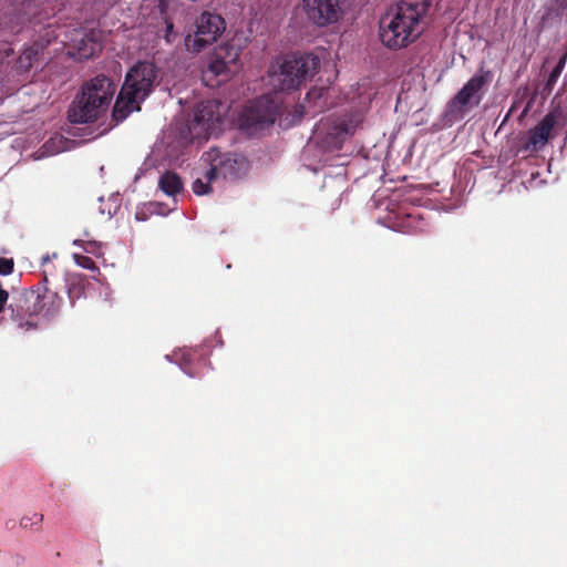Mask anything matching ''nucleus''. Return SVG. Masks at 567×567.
Listing matches in <instances>:
<instances>
[{"mask_svg":"<svg viewBox=\"0 0 567 567\" xmlns=\"http://www.w3.org/2000/svg\"><path fill=\"white\" fill-rule=\"evenodd\" d=\"M157 79L158 69L151 61H138L130 68L112 111L116 124L141 110L140 104L154 91Z\"/></svg>","mask_w":567,"mask_h":567,"instance_id":"nucleus-1","label":"nucleus"},{"mask_svg":"<svg viewBox=\"0 0 567 567\" xmlns=\"http://www.w3.org/2000/svg\"><path fill=\"white\" fill-rule=\"evenodd\" d=\"M115 90L113 81L103 74L85 82L69 109V121L76 124L97 121L109 110Z\"/></svg>","mask_w":567,"mask_h":567,"instance_id":"nucleus-2","label":"nucleus"},{"mask_svg":"<svg viewBox=\"0 0 567 567\" xmlns=\"http://www.w3.org/2000/svg\"><path fill=\"white\" fill-rule=\"evenodd\" d=\"M320 68V60L313 54L287 55L271 71L270 82L276 90L291 91L298 89L308 78L315 75Z\"/></svg>","mask_w":567,"mask_h":567,"instance_id":"nucleus-3","label":"nucleus"},{"mask_svg":"<svg viewBox=\"0 0 567 567\" xmlns=\"http://www.w3.org/2000/svg\"><path fill=\"white\" fill-rule=\"evenodd\" d=\"M429 7L427 0H401L395 9H391L381 20L380 29L391 31L393 35H421L422 18Z\"/></svg>","mask_w":567,"mask_h":567,"instance_id":"nucleus-4","label":"nucleus"},{"mask_svg":"<svg viewBox=\"0 0 567 567\" xmlns=\"http://www.w3.org/2000/svg\"><path fill=\"white\" fill-rule=\"evenodd\" d=\"M220 106L216 100L199 102L193 117L181 127V136L192 143L207 141L221 121Z\"/></svg>","mask_w":567,"mask_h":567,"instance_id":"nucleus-5","label":"nucleus"},{"mask_svg":"<svg viewBox=\"0 0 567 567\" xmlns=\"http://www.w3.org/2000/svg\"><path fill=\"white\" fill-rule=\"evenodd\" d=\"M203 158L210 165L206 172L208 181H215L217 177L236 181L246 175L249 168L247 158L239 153H221L218 148H212L204 153Z\"/></svg>","mask_w":567,"mask_h":567,"instance_id":"nucleus-6","label":"nucleus"},{"mask_svg":"<svg viewBox=\"0 0 567 567\" xmlns=\"http://www.w3.org/2000/svg\"><path fill=\"white\" fill-rule=\"evenodd\" d=\"M489 81V73L472 76L463 87L447 102L445 115L450 120L460 121L474 107L483 97L484 86Z\"/></svg>","mask_w":567,"mask_h":567,"instance_id":"nucleus-7","label":"nucleus"},{"mask_svg":"<svg viewBox=\"0 0 567 567\" xmlns=\"http://www.w3.org/2000/svg\"><path fill=\"white\" fill-rule=\"evenodd\" d=\"M281 104L282 99L277 92L255 99L241 114L243 126L248 130L258 131L274 124L280 115Z\"/></svg>","mask_w":567,"mask_h":567,"instance_id":"nucleus-8","label":"nucleus"},{"mask_svg":"<svg viewBox=\"0 0 567 567\" xmlns=\"http://www.w3.org/2000/svg\"><path fill=\"white\" fill-rule=\"evenodd\" d=\"M224 39L225 41L218 43L214 49L208 63V70L215 75L234 73L237 69L240 49L233 43L235 38Z\"/></svg>","mask_w":567,"mask_h":567,"instance_id":"nucleus-9","label":"nucleus"},{"mask_svg":"<svg viewBox=\"0 0 567 567\" xmlns=\"http://www.w3.org/2000/svg\"><path fill=\"white\" fill-rule=\"evenodd\" d=\"M307 17L317 25H326L338 20L339 0H303Z\"/></svg>","mask_w":567,"mask_h":567,"instance_id":"nucleus-10","label":"nucleus"},{"mask_svg":"<svg viewBox=\"0 0 567 567\" xmlns=\"http://www.w3.org/2000/svg\"><path fill=\"white\" fill-rule=\"evenodd\" d=\"M361 123L362 115L360 113L344 114L331 122L327 136L332 140L337 147H341V144L355 133Z\"/></svg>","mask_w":567,"mask_h":567,"instance_id":"nucleus-11","label":"nucleus"},{"mask_svg":"<svg viewBox=\"0 0 567 567\" xmlns=\"http://www.w3.org/2000/svg\"><path fill=\"white\" fill-rule=\"evenodd\" d=\"M557 117L558 116L555 112H549L532 130L528 142L534 146V148L538 150L547 144L551 136V131L557 124Z\"/></svg>","mask_w":567,"mask_h":567,"instance_id":"nucleus-12","label":"nucleus"},{"mask_svg":"<svg viewBox=\"0 0 567 567\" xmlns=\"http://www.w3.org/2000/svg\"><path fill=\"white\" fill-rule=\"evenodd\" d=\"M101 38H72L69 44L68 55L76 60H86L92 58L96 51L101 50Z\"/></svg>","mask_w":567,"mask_h":567,"instance_id":"nucleus-13","label":"nucleus"},{"mask_svg":"<svg viewBox=\"0 0 567 567\" xmlns=\"http://www.w3.org/2000/svg\"><path fill=\"white\" fill-rule=\"evenodd\" d=\"M226 22L220 14L204 11L197 20L196 35H223Z\"/></svg>","mask_w":567,"mask_h":567,"instance_id":"nucleus-14","label":"nucleus"},{"mask_svg":"<svg viewBox=\"0 0 567 567\" xmlns=\"http://www.w3.org/2000/svg\"><path fill=\"white\" fill-rule=\"evenodd\" d=\"M567 61V41L561 42L559 40H555L551 47L548 49L547 55L544 59L540 74H545L549 71L551 66L560 65L563 62V69L565 68Z\"/></svg>","mask_w":567,"mask_h":567,"instance_id":"nucleus-15","label":"nucleus"},{"mask_svg":"<svg viewBox=\"0 0 567 567\" xmlns=\"http://www.w3.org/2000/svg\"><path fill=\"white\" fill-rule=\"evenodd\" d=\"M158 187L168 196H174L182 192L183 182L178 174L174 172H165L158 181Z\"/></svg>","mask_w":567,"mask_h":567,"instance_id":"nucleus-16","label":"nucleus"},{"mask_svg":"<svg viewBox=\"0 0 567 567\" xmlns=\"http://www.w3.org/2000/svg\"><path fill=\"white\" fill-rule=\"evenodd\" d=\"M85 277L81 276H74L71 277L68 280L66 288H68V296L70 299V303L72 306L75 305V302L85 297Z\"/></svg>","mask_w":567,"mask_h":567,"instance_id":"nucleus-17","label":"nucleus"},{"mask_svg":"<svg viewBox=\"0 0 567 567\" xmlns=\"http://www.w3.org/2000/svg\"><path fill=\"white\" fill-rule=\"evenodd\" d=\"M563 70H564L563 62H560V65L553 66V69L549 71L547 79L543 85V89H542L543 95L548 96L551 93Z\"/></svg>","mask_w":567,"mask_h":567,"instance_id":"nucleus-18","label":"nucleus"},{"mask_svg":"<svg viewBox=\"0 0 567 567\" xmlns=\"http://www.w3.org/2000/svg\"><path fill=\"white\" fill-rule=\"evenodd\" d=\"M384 47L390 50H398L401 48H406L410 45L416 38H379Z\"/></svg>","mask_w":567,"mask_h":567,"instance_id":"nucleus-19","label":"nucleus"},{"mask_svg":"<svg viewBox=\"0 0 567 567\" xmlns=\"http://www.w3.org/2000/svg\"><path fill=\"white\" fill-rule=\"evenodd\" d=\"M213 181H208L206 178V174L204 178H196L192 184V190L197 196H203L213 192L212 188Z\"/></svg>","mask_w":567,"mask_h":567,"instance_id":"nucleus-20","label":"nucleus"},{"mask_svg":"<svg viewBox=\"0 0 567 567\" xmlns=\"http://www.w3.org/2000/svg\"><path fill=\"white\" fill-rule=\"evenodd\" d=\"M326 92V87H313L307 93L306 99L308 100V102H313L315 107L322 109L323 104L321 103V99L323 97Z\"/></svg>","mask_w":567,"mask_h":567,"instance_id":"nucleus-21","label":"nucleus"},{"mask_svg":"<svg viewBox=\"0 0 567 567\" xmlns=\"http://www.w3.org/2000/svg\"><path fill=\"white\" fill-rule=\"evenodd\" d=\"M75 262L78 266L91 270L93 272H99V267L95 265V261L89 257L83 255H75Z\"/></svg>","mask_w":567,"mask_h":567,"instance_id":"nucleus-22","label":"nucleus"},{"mask_svg":"<svg viewBox=\"0 0 567 567\" xmlns=\"http://www.w3.org/2000/svg\"><path fill=\"white\" fill-rule=\"evenodd\" d=\"M43 520V515L39 513H33L32 516H24L20 520V526L22 528H31L33 525H40Z\"/></svg>","mask_w":567,"mask_h":567,"instance_id":"nucleus-23","label":"nucleus"},{"mask_svg":"<svg viewBox=\"0 0 567 567\" xmlns=\"http://www.w3.org/2000/svg\"><path fill=\"white\" fill-rule=\"evenodd\" d=\"M14 261L12 258L0 257V275L7 276L12 274Z\"/></svg>","mask_w":567,"mask_h":567,"instance_id":"nucleus-24","label":"nucleus"},{"mask_svg":"<svg viewBox=\"0 0 567 567\" xmlns=\"http://www.w3.org/2000/svg\"><path fill=\"white\" fill-rule=\"evenodd\" d=\"M212 42L208 41L206 38H194V49L195 51L199 52L203 48H205L207 44H210Z\"/></svg>","mask_w":567,"mask_h":567,"instance_id":"nucleus-25","label":"nucleus"},{"mask_svg":"<svg viewBox=\"0 0 567 567\" xmlns=\"http://www.w3.org/2000/svg\"><path fill=\"white\" fill-rule=\"evenodd\" d=\"M135 217H136L137 220H145L146 219V215L144 213H141V212H136Z\"/></svg>","mask_w":567,"mask_h":567,"instance_id":"nucleus-26","label":"nucleus"},{"mask_svg":"<svg viewBox=\"0 0 567 567\" xmlns=\"http://www.w3.org/2000/svg\"><path fill=\"white\" fill-rule=\"evenodd\" d=\"M50 259H51V257H50L48 254H47V255H44V256L41 258V260H42V264H43V265H44V264H47V262H49V261H50Z\"/></svg>","mask_w":567,"mask_h":567,"instance_id":"nucleus-27","label":"nucleus"},{"mask_svg":"<svg viewBox=\"0 0 567 567\" xmlns=\"http://www.w3.org/2000/svg\"><path fill=\"white\" fill-rule=\"evenodd\" d=\"M210 39H212L214 42H217V40H218V38H216V37H213V38H210Z\"/></svg>","mask_w":567,"mask_h":567,"instance_id":"nucleus-28","label":"nucleus"},{"mask_svg":"<svg viewBox=\"0 0 567 567\" xmlns=\"http://www.w3.org/2000/svg\"><path fill=\"white\" fill-rule=\"evenodd\" d=\"M563 4L567 6V0H561Z\"/></svg>","mask_w":567,"mask_h":567,"instance_id":"nucleus-29","label":"nucleus"}]
</instances>
